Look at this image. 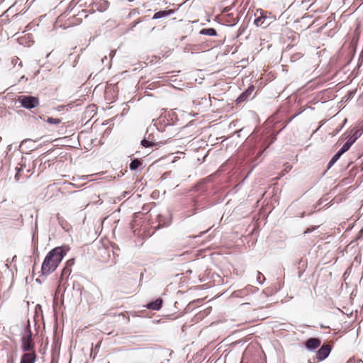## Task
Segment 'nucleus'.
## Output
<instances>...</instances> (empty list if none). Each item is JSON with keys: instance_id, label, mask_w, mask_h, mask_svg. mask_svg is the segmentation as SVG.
I'll return each instance as SVG.
<instances>
[{"instance_id": "obj_1", "label": "nucleus", "mask_w": 363, "mask_h": 363, "mask_svg": "<svg viewBox=\"0 0 363 363\" xmlns=\"http://www.w3.org/2000/svg\"><path fill=\"white\" fill-rule=\"evenodd\" d=\"M66 251L64 247H56L50 250L43 262L42 274L48 276L55 272L66 255Z\"/></svg>"}, {"instance_id": "obj_2", "label": "nucleus", "mask_w": 363, "mask_h": 363, "mask_svg": "<svg viewBox=\"0 0 363 363\" xmlns=\"http://www.w3.org/2000/svg\"><path fill=\"white\" fill-rule=\"evenodd\" d=\"M18 101L21 106L27 109H31L38 106L39 99L33 96L21 95L18 96Z\"/></svg>"}, {"instance_id": "obj_3", "label": "nucleus", "mask_w": 363, "mask_h": 363, "mask_svg": "<svg viewBox=\"0 0 363 363\" xmlns=\"http://www.w3.org/2000/svg\"><path fill=\"white\" fill-rule=\"evenodd\" d=\"M21 349L23 352L35 351V344L33 342L32 333L30 329H28L26 335L21 339Z\"/></svg>"}, {"instance_id": "obj_4", "label": "nucleus", "mask_w": 363, "mask_h": 363, "mask_svg": "<svg viewBox=\"0 0 363 363\" xmlns=\"http://www.w3.org/2000/svg\"><path fill=\"white\" fill-rule=\"evenodd\" d=\"M331 351V346L329 344H324L322 347L318 350L316 353V358L318 361H322L325 359L329 355Z\"/></svg>"}, {"instance_id": "obj_5", "label": "nucleus", "mask_w": 363, "mask_h": 363, "mask_svg": "<svg viewBox=\"0 0 363 363\" xmlns=\"http://www.w3.org/2000/svg\"><path fill=\"white\" fill-rule=\"evenodd\" d=\"M37 359L35 351L25 352L21 357L20 363H35Z\"/></svg>"}, {"instance_id": "obj_6", "label": "nucleus", "mask_w": 363, "mask_h": 363, "mask_svg": "<svg viewBox=\"0 0 363 363\" xmlns=\"http://www.w3.org/2000/svg\"><path fill=\"white\" fill-rule=\"evenodd\" d=\"M255 91V86L253 85H250L244 92H242L236 99L237 104L242 103L248 99V98L252 95L253 91Z\"/></svg>"}, {"instance_id": "obj_7", "label": "nucleus", "mask_w": 363, "mask_h": 363, "mask_svg": "<svg viewBox=\"0 0 363 363\" xmlns=\"http://www.w3.org/2000/svg\"><path fill=\"white\" fill-rule=\"evenodd\" d=\"M320 340L318 338L311 337L305 342V346L308 350H315L320 345Z\"/></svg>"}, {"instance_id": "obj_8", "label": "nucleus", "mask_w": 363, "mask_h": 363, "mask_svg": "<svg viewBox=\"0 0 363 363\" xmlns=\"http://www.w3.org/2000/svg\"><path fill=\"white\" fill-rule=\"evenodd\" d=\"M174 12L173 9H169V10H164V11H160L156 12L152 18L153 19H157L163 17H167L171 14H172Z\"/></svg>"}, {"instance_id": "obj_9", "label": "nucleus", "mask_w": 363, "mask_h": 363, "mask_svg": "<svg viewBox=\"0 0 363 363\" xmlns=\"http://www.w3.org/2000/svg\"><path fill=\"white\" fill-rule=\"evenodd\" d=\"M162 300L161 298H157L155 301L150 302L147 304V308L150 310H159L162 307Z\"/></svg>"}, {"instance_id": "obj_10", "label": "nucleus", "mask_w": 363, "mask_h": 363, "mask_svg": "<svg viewBox=\"0 0 363 363\" xmlns=\"http://www.w3.org/2000/svg\"><path fill=\"white\" fill-rule=\"evenodd\" d=\"M40 118L43 120L44 122H47L50 124L58 125L62 123V119L55 118L52 117H43L40 116Z\"/></svg>"}, {"instance_id": "obj_11", "label": "nucleus", "mask_w": 363, "mask_h": 363, "mask_svg": "<svg viewBox=\"0 0 363 363\" xmlns=\"http://www.w3.org/2000/svg\"><path fill=\"white\" fill-rule=\"evenodd\" d=\"M201 35H211L214 36L217 35L216 30L214 28H203L199 32Z\"/></svg>"}, {"instance_id": "obj_12", "label": "nucleus", "mask_w": 363, "mask_h": 363, "mask_svg": "<svg viewBox=\"0 0 363 363\" xmlns=\"http://www.w3.org/2000/svg\"><path fill=\"white\" fill-rule=\"evenodd\" d=\"M97 4L99 5L97 10L101 12L106 11L109 6L108 2L105 0H99Z\"/></svg>"}, {"instance_id": "obj_13", "label": "nucleus", "mask_w": 363, "mask_h": 363, "mask_svg": "<svg viewBox=\"0 0 363 363\" xmlns=\"http://www.w3.org/2000/svg\"><path fill=\"white\" fill-rule=\"evenodd\" d=\"M141 164H142V162L139 160L135 159L130 162V169L131 170H135V169H138Z\"/></svg>"}, {"instance_id": "obj_14", "label": "nucleus", "mask_w": 363, "mask_h": 363, "mask_svg": "<svg viewBox=\"0 0 363 363\" xmlns=\"http://www.w3.org/2000/svg\"><path fill=\"white\" fill-rule=\"evenodd\" d=\"M342 154L341 152H340L339 151L332 157V159L330 160V161L328 163V168H330V167H332L337 160L340 157V156L342 155Z\"/></svg>"}, {"instance_id": "obj_15", "label": "nucleus", "mask_w": 363, "mask_h": 363, "mask_svg": "<svg viewBox=\"0 0 363 363\" xmlns=\"http://www.w3.org/2000/svg\"><path fill=\"white\" fill-rule=\"evenodd\" d=\"M350 147H351V143L350 142H346L342 145V147L339 150V152H341L342 154H344L345 152H347L350 149Z\"/></svg>"}, {"instance_id": "obj_16", "label": "nucleus", "mask_w": 363, "mask_h": 363, "mask_svg": "<svg viewBox=\"0 0 363 363\" xmlns=\"http://www.w3.org/2000/svg\"><path fill=\"white\" fill-rule=\"evenodd\" d=\"M264 20H265V17L260 16L255 20V24L257 26H260L264 23Z\"/></svg>"}, {"instance_id": "obj_17", "label": "nucleus", "mask_w": 363, "mask_h": 363, "mask_svg": "<svg viewBox=\"0 0 363 363\" xmlns=\"http://www.w3.org/2000/svg\"><path fill=\"white\" fill-rule=\"evenodd\" d=\"M72 272V269L70 267L66 266L65 267H64V269H62V277H64V276H69L70 274Z\"/></svg>"}, {"instance_id": "obj_18", "label": "nucleus", "mask_w": 363, "mask_h": 363, "mask_svg": "<svg viewBox=\"0 0 363 363\" xmlns=\"http://www.w3.org/2000/svg\"><path fill=\"white\" fill-rule=\"evenodd\" d=\"M142 145L145 147H148L152 146L153 143L147 140H142Z\"/></svg>"}, {"instance_id": "obj_19", "label": "nucleus", "mask_w": 363, "mask_h": 363, "mask_svg": "<svg viewBox=\"0 0 363 363\" xmlns=\"http://www.w3.org/2000/svg\"><path fill=\"white\" fill-rule=\"evenodd\" d=\"M346 363H363L362 359H350Z\"/></svg>"}, {"instance_id": "obj_20", "label": "nucleus", "mask_w": 363, "mask_h": 363, "mask_svg": "<svg viewBox=\"0 0 363 363\" xmlns=\"http://www.w3.org/2000/svg\"><path fill=\"white\" fill-rule=\"evenodd\" d=\"M16 169H17V172L15 175V179L16 181H18L20 179V172H21L22 167H21L19 169L18 168H16Z\"/></svg>"}, {"instance_id": "obj_21", "label": "nucleus", "mask_w": 363, "mask_h": 363, "mask_svg": "<svg viewBox=\"0 0 363 363\" xmlns=\"http://www.w3.org/2000/svg\"><path fill=\"white\" fill-rule=\"evenodd\" d=\"M74 262L73 259H69L66 263V266L71 267L74 264Z\"/></svg>"}, {"instance_id": "obj_22", "label": "nucleus", "mask_w": 363, "mask_h": 363, "mask_svg": "<svg viewBox=\"0 0 363 363\" xmlns=\"http://www.w3.org/2000/svg\"><path fill=\"white\" fill-rule=\"evenodd\" d=\"M96 295H97V299L98 300L101 299L102 294H101V292L99 290H96Z\"/></svg>"}, {"instance_id": "obj_23", "label": "nucleus", "mask_w": 363, "mask_h": 363, "mask_svg": "<svg viewBox=\"0 0 363 363\" xmlns=\"http://www.w3.org/2000/svg\"><path fill=\"white\" fill-rule=\"evenodd\" d=\"M291 169V166L289 164H285L284 172H288Z\"/></svg>"}, {"instance_id": "obj_24", "label": "nucleus", "mask_w": 363, "mask_h": 363, "mask_svg": "<svg viewBox=\"0 0 363 363\" xmlns=\"http://www.w3.org/2000/svg\"><path fill=\"white\" fill-rule=\"evenodd\" d=\"M356 138H357V136H355V138H350L347 142H350L351 145H352L354 143Z\"/></svg>"}, {"instance_id": "obj_25", "label": "nucleus", "mask_w": 363, "mask_h": 363, "mask_svg": "<svg viewBox=\"0 0 363 363\" xmlns=\"http://www.w3.org/2000/svg\"><path fill=\"white\" fill-rule=\"evenodd\" d=\"M310 231H311V230H310L309 229H308L307 230H306V231L304 232V233H308V232H310Z\"/></svg>"}, {"instance_id": "obj_26", "label": "nucleus", "mask_w": 363, "mask_h": 363, "mask_svg": "<svg viewBox=\"0 0 363 363\" xmlns=\"http://www.w3.org/2000/svg\"><path fill=\"white\" fill-rule=\"evenodd\" d=\"M269 145H270V143H269V144L267 145V146L264 148V150H266V148H267V147H269Z\"/></svg>"}, {"instance_id": "obj_27", "label": "nucleus", "mask_w": 363, "mask_h": 363, "mask_svg": "<svg viewBox=\"0 0 363 363\" xmlns=\"http://www.w3.org/2000/svg\"><path fill=\"white\" fill-rule=\"evenodd\" d=\"M11 363H13V361H12V360L11 361Z\"/></svg>"}]
</instances>
